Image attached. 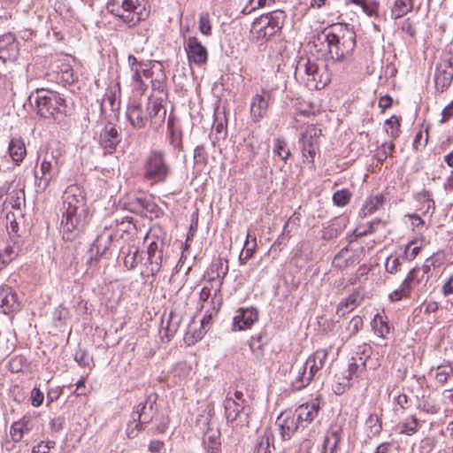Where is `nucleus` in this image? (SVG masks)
<instances>
[{
	"instance_id": "nucleus-1",
	"label": "nucleus",
	"mask_w": 453,
	"mask_h": 453,
	"mask_svg": "<svg viewBox=\"0 0 453 453\" xmlns=\"http://www.w3.org/2000/svg\"><path fill=\"white\" fill-rule=\"evenodd\" d=\"M61 231L63 238L72 241L88 226L90 215L85 190L77 184L68 186L62 195Z\"/></svg>"
},
{
	"instance_id": "nucleus-2",
	"label": "nucleus",
	"mask_w": 453,
	"mask_h": 453,
	"mask_svg": "<svg viewBox=\"0 0 453 453\" xmlns=\"http://www.w3.org/2000/svg\"><path fill=\"white\" fill-rule=\"evenodd\" d=\"M318 57L343 61L351 57L356 47V34L347 26H337L326 35H319L313 41Z\"/></svg>"
},
{
	"instance_id": "nucleus-3",
	"label": "nucleus",
	"mask_w": 453,
	"mask_h": 453,
	"mask_svg": "<svg viewBox=\"0 0 453 453\" xmlns=\"http://www.w3.org/2000/svg\"><path fill=\"white\" fill-rule=\"evenodd\" d=\"M431 274H428L427 266H419L412 268L403 280L400 287L388 295L391 302H397L403 298H407L412 292L418 296L426 295L431 291L430 283Z\"/></svg>"
},
{
	"instance_id": "nucleus-4",
	"label": "nucleus",
	"mask_w": 453,
	"mask_h": 453,
	"mask_svg": "<svg viewBox=\"0 0 453 453\" xmlns=\"http://www.w3.org/2000/svg\"><path fill=\"white\" fill-rule=\"evenodd\" d=\"M295 74L300 77L311 90L321 89L331 81L327 65L324 62H314L309 58H302L297 63Z\"/></svg>"
},
{
	"instance_id": "nucleus-5",
	"label": "nucleus",
	"mask_w": 453,
	"mask_h": 453,
	"mask_svg": "<svg viewBox=\"0 0 453 453\" xmlns=\"http://www.w3.org/2000/svg\"><path fill=\"white\" fill-rule=\"evenodd\" d=\"M106 8L129 27L136 25L148 16L145 0H108Z\"/></svg>"
},
{
	"instance_id": "nucleus-6",
	"label": "nucleus",
	"mask_w": 453,
	"mask_h": 453,
	"mask_svg": "<svg viewBox=\"0 0 453 453\" xmlns=\"http://www.w3.org/2000/svg\"><path fill=\"white\" fill-rule=\"evenodd\" d=\"M143 178L152 183L165 181L171 173V166L163 150H151L143 164Z\"/></svg>"
},
{
	"instance_id": "nucleus-7",
	"label": "nucleus",
	"mask_w": 453,
	"mask_h": 453,
	"mask_svg": "<svg viewBox=\"0 0 453 453\" xmlns=\"http://www.w3.org/2000/svg\"><path fill=\"white\" fill-rule=\"evenodd\" d=\"M62 165V153L59 150L46 152L40 166L42 176L37 179V175H35L37 188L45 190L50 182L58 177Z\"/></svg>"
},
{
	"instance_id": "nucleus-8",
	"label": "nucleus",
	"mask_w": 453,
	"mask_h": 453,
	"mask_svg": "<svg viewBox=\"0 0 453 453\" xmlns=\"http://www.w3.org/2000/svg\"><path fill=\"white\" fill-rule=\"evenodd\" d=\"M35 97V108L37 113L42 118H50L59 111L64 99L57 93L50 90L41 89L36 91Z\"/></svg>"
},
{
	"instance_id": "nucleus-9",
	"label": "nucleus",
	"mask_w": 453,
	"mask_h": 453,
	"mask_svg": "<svg viewBox=\"0 0 453 453\" xmlns=\"http://www.w3.org/2000/svg\"><path fill=\"white\" fill-rule=\"evenodd\" d=\"M148 258L145 269L142 273L144 278L155 279L157 273L161 270L163 264V242L152 241L147 250Z\"/></svg>"
},
{
	"instance_id": "nucleus-10",
	"label": "nucleus",
	"mask_w": 453,
	"mask_h": 453,
	"mask_svg": "<svg viewBox=\"0 0 453 453\" xmlns=\"http://www.w3.org/2000/svg\"><path fill=\"white\" fill-rule=\"evenodd\" d=\"M321 129L309 126L302 134L299 142L302 143V154L308 163H314V158L319 148Z\"/></svg>"
},
{
	"instance_id": "nucleus-11",
	"label": "nucleus",
	"mask_w": 453,
	"mask_h": 453,
	"mask_svg": "<svg viewBox=\"0 0 453 453\" xmlns=\"http://www.w3.org/2000/svg\"><path fill=\"white\" fill-rule=\"evenodd\" d=\"M107 227L108 226H105V229H107ZM113 239L114 234L107 230H104L98 234L96 239L91 244L88 251L89 257L87 263L88 265H92L93 263L98 262L99 259L111 250Z\"/></svg>"
},
{
	"instance_id": "nucleus-12",
	"label": "nucleus",
	"mask_w": 453,
	"mask_h": 453,
	"mask_svg": "<svg viewBox=\"0 0 453 453\" xmlns=\"http://www.w3.org/2000/svg\"><path fill=\"white\" fill-rule=\"evenodd\" d=\"M22 303L17 292L9 285L0 286V312L12 315L21 310Z\"/></svg>"
},
{
	"instance_id": "nucleus-13",
	"label": "nucleus",
	"mask_w": 453,
	"mask_h": 453,
	"mask_svg": "<svg viewBox=\"0 0 453 453\" xmlns=\"http://www.w3.org/2000/svg\"><path fill=\"white\" fill-rule=\"evenodd\" d=\"M271 96V91L265 88L252 96L250 112L253 122L257 123L267 115Z\"/></svg>"
},
{
	"instance_id": "nucleus-14",
	"label": "nucleus",
	"mask_w": 453,
	"mask_h": 453,
	"mask_svg": "<svg viewBox=\"0 0 453 453\" xmlns=\"http://www.w3.org/2000/svg\"><path fill=\"white\" fill-rule=\"evenodd\" d=\"M453 80V57L442 58L436 66L435 88L443 92L450 86Z\"/></svg>"
},
{
	"instance_id": "nucleus-15",
	"label": "nucleus",
	"mask_w": 453,
	"mask_h": 453,
	"mask_svg": "<svg viewBox=\"0 0 453 453\" xmlns=\"http://www.w3.org/2000/svg\"><path fill=\"white\" fill-rule=\"evenodd\" d=\"M184 50L190 63L199 66L207 63V49L201 43L197 37H188L184 42Z\"/></svg>"
},
{
	"instance_id": "nucleus-16",
	"label": "nucleus",
	"mask_w": 453,
	"mask_h": 453,
	"mask_svg": "<svg viewBox=\"0 0 453 453\" xmlns=\"http://www.w3.org/2000/svg\"><path fill=\"white\" fill-rule=\"evenodd\" d=\"M167 99H162V97H149L146 112L148 118L150 120L151 126L157 129L160 127L165 120L166 109L163 105V103Z\"/></svg>"
},
{
	"instance_id": "nucleus-17",
	"label": "nucleus",
	"mask_w": 453,
	"mask_h": 453,
	"mask_svg": "<svg viewBox=\"0 0 453 453\" xmlns=\"http://www.w3.org/2000/svg\"><path fill=\"white\" fill-rule=\"evenodd\" d=\"M121 142L119 128L111 123H107L99 135V143L106 153H113Z\"/></svg>"
},
{
	"instance_id": "nucleus-18",
	"label": "nucleus",
	"mask_w": 453,
	"mask_h": 453,
	"mask_svg": "<svg viewBox=\"0 0 453 453\" xmlns=\"http://www.w3.org/2000/svg\"><path fill=\"white\" fill-rule=\"evenodd\" d=\"M157 395L150 394L144 403L138 404L136 411L133 413L134 422L138 421V425L149 424L155 414L154 406L156 405Z\"/></svg>"
},
{
	"instance_id": "nucleus-19",
	"label": "nucleus",
	"mask_w": 453,
	"mask_h": 453,
	"mask_svg": "<svg viewBox=\"0 0 453 453\" xmlns=\"http://www.w3.org/2000/svg\"><path fill=\"white\" fill-rule=\"evenodd\" d=\"M125 209L130 212L147 216V213L156 214L157 205L145 196H134L124 203Z\"/></svg>"
},
{
	"instance_id": "nucleus-20",
	"label": "nucleus",
	"mask_w": 453,
	"mask_h": 453,
	"mask_svg": "<svg viewBox=\"0 0 453 453\" xmlns=\"http://www.w3.org/2000/svg\"><path fill=\"white\" fill-rule=\"evenodd\" d=\"M258 320V311L253 307L240 308L233 319V329L234 331L246 330Z\"/></svg>"
},
{
	"instance_id": "nucleus-21",
	"label": "nucleus",
	"mask_w": 453,
	"mask_h": 453,
	"mask_svg": "<svg viewBox=\"0 0 453 453\" xmlns=\"http://www.w3.org/2000/svg\"><path fill=\"white\" fill-rule=\"evenodd\" d=\"M126 115L130 125L135 129L144 128L149 121L146 109L135 100L128 104Z\"/></svg>"
},
{
	"instance_id": "nucleus-22",
	"label": "nucleus",
	"mask_w": 453,
	"mask_h": 453,
	"mask_svg": "<svg viewBox=\"0 0 453 453\" xmlns=\"http://www.w3.org/2000/svg\"><path fill=\"white\" fill-rule=\"evenodd\" d=\"M19 51V42L12 33H6L0 36V60L13 61L17 58Z\"/></svg>"
},
{
	"instance_id": "nucleus-23",
	"label": "nucleus",
	"mask_w": 453,
	"mask_h": 453,
	"mask_svg": "<svg viewBox=\"0 0 453 453\" xmlns=\"http://www.w3.org/2000/svg\"><path fill=\"white\" fill-rule=\"evenodd\" d=\"M226 418L227 422L237 421V425H243L244 422L249 423L247 413L244 412V407L232 396H226L224 402Z\"/></svg>"
},
{
	"instance_id": "nucleus-24",
	"label": "nucleus",
	"mask_w": 453,
	"mask_h": 453,
	"mask_svg": "<svg viewBox=\"0 0 453 453\" xmlns=\"http://www.w3.org/2000/svg\"><path fill=\"white\" fill-rule=\"evenodd\" d=\"M386 204V197L382 194L369 196L359 210L358 216L365 219L380 210H383Z\"/></svg>"
},
{
	"instance_id": "nucleus-25",
	"label": "nucleus",
	"mask_w": 453,
	"mask_h": 453,
	"mask_svg": "<svg viewBox=\"0 0 453 453\" xmlns=\"http://www.w3.org/2000/svg\"><path fill=\"white\" fill-rule=\"evenodd\" d=\"M388 220L383 219H375L368 222L365 226H357L351 234L348 235L349 242H353L357 238L365 236L369 234L377 232L380 228H385L388 225Z\"/></svg>"
},
{
	"instance_id": "nucleus-26",
	"label": "nucleus",
	"mask_w": 453,
	"mask_h": 453,
	"mask_svg": "<svg viewBox=\"0 0 453 453\" xmlns=\"http://www.w3.org/2000/svg\"><path fill=\"white\" fill-rule=\"evenodd\" d=\"M286 18V14L281 10H276L272 12L270 25L262 33V35H257L256 38L257 40H265L267 41L273 35H274L277 32H279Z\"/></svg>"
},
{
	"instance_id": "nucleus-27",
	"label": "nucleus",
	"mask_w": 453,
	"mask_h": 453,
	"mask_svg": "<svg viewBox=\"0 0 453 453\" xmlns=\"http://www.w3.org/2000/svg\"><path fill=\"white\" fill-rule=\"evenodd\" d=\"M110 227H116L118 232L130 233L136 230L133 218L129 215H123L121 211H116L110 217Z\"/></svg>"
},
{
	"instance_id": "nucleus-28",
	"label": "nucleus",
	"mask_w": 453,
	"mask_h": 453,
	"mask_svg": "<svg viewBox=\"0 0 453 453\" xmlns=\"http://www.w3.org/2000/svg\"><path fill=\"white\" fill-rule=\"evenodd\" d=\"M182 312L177 307L171 311L165 326H162V329L164 330V334H162L163 339L166 338L169 342L176 334L182 322Z\"/></svg>"
},
{
	"instance_id": "nucleus-29",
	"label": "nucleus",
	"mask_w": 453,
	"mask_h": 453,
	"mask_svg": "<svg viewBox=\"0 0 453 453\" xmlns=\"http://www.w3.org/2000/svg\"><path fill=\"white\" fill-rule=\"evenodd\" d=\"M349 219L345 216H340L329 221L328 225L322 230V238L329 241L336 238L347 227Z\"/></svg>"
},
{
	"instance_id": "nucleus-30",
	"label": "nucleus",
	"mask_w": 453,
	"mask_h": 453,
	"mask_svg": "<svg viewBox=\"0 0 453 453\" xmlns=\"http://www.w3.org/2000/svg\"><path fill=\"white\" fill-rule=\"evenodd\" d=\"M220 430L219 426H207L203 434V444L205 445L208 453H215L219 450L220 442Z\"/></svg>"
},
{
	"instance_id": "nucleus-31",
	"label": "nucleus",
	"mask_w": 453,
	"mask_h": 453,
	"mask_svg": "<svg viewBox=\"0 0 453 453\" xmlns=\"http://www.w3.org/2000/svg\"><path fill=\"white\" fill-rule=\"evenodd\" d=\"M359 262L358 257L349 250L348 248H343L334 257L333 265L339 269H345L354 267Z\"/></svg>"
},
{
	"instance_id": "nucleus-32",
	"label": "nucleus",
	"mask_w": 453,
	"mask_h": 453,
	"mask_svg": "<svg viewBox=\"0 0 453 453\" xmlns=\"http://www.w3.org/2000/svg\"><path fill=\"white\" fill-rule=\"evenodd\" d=\"M326 357V350L318 349L307 358L303 365L309 370L311 374L315 376V374L324 366Z\"/></svg>"
},
{
	"instance_id": "nucleus-33",
	"label": "nucleus",
	"mask_w": 453,
	"mask_h": 453,
	"mask_svg": "<svg viewBox=\"0 0 453 453\" xmlns=\"http://www.w3.org/2000/svg\"><path fill=\"white\" fill-rule=\"evenodd\" d=\"M158 72L157 76L150 81L153 94L150 97H162V99L168 98V93L165 89V75L163 72V66L158 65Z\"/></svg>"
},
{
	"instance_id": "nucleus-34",
	"label": "nucleus",
	"mask_w": 453,
	"mask_h": 453,
	"mask_svg": "<svg viewBox=\"0 0 453 453\" xmlns=\"http://www.w3.org/2000/svg\"><path fill=\"white\" fill-rule=\"evenodd\" d=\"M319 403H312L311 404H303L296 410L297 421L311 423L318 416Z\"/></svg>"
},
{
	"instance_id": "nucleus-35",
	"label": "nucleus",
	"mask_w": 453,
	"mask_h": 453,
	"mask_svg": "<svg viewBox=\"0 0 453 453\" xmlns=\"http://www.w3.org/2000/svg\"><path fill=\"white\" fill-rule=\"evenodd\" d=\"M9 154L16 163L22 162L26 154L25 143L20 138H12L9 142Z\"/></svg>"
},
{
	"instance_id": "nucleus-36",
	"label": "nucleus",
	"mask_w": 453,
	"mask_h": 453,
	"mask_svg": "<svg viewBox=\"0 0 453 453\" xmlns=\"http://www.w3.org/2000/svg\"><path fill=\"white\" fill-rule=\"evenodd\" d=\"M256 249L257 238L254 234L252 235L250 233H248L243 249L239 255L240 265H245L246 262L253 257Z\"/></svg>"
},
{
	"instance_id": "nucleus-37",
	"label": "nucleus",
	"mask_w": 453,
	"mask_h": 453,
	"mask_svg": "<svg viewBox=\"0 0 453 453\" xmlns=\"http://www.w3.org/2000/svg\"><path fill=\"white\" fill-rule=\"evenodd\" d=\"M307 368L303 365L298 368L297 375L291 383V388L295 391H299L307 387L314 376L309 372Z\"/></svg>"
},
{
	"instance_id": "nucleus-38",
	"label": "nucleus",
	"mask_w": 453,
	"mask_h": 453,
	"mask_svg": "<svg viewBox=\"0 0 453 453\" xmlns=\"http://www.w3.org/2000/svg\"><path fill=\"white\" fill-rule=\"evenodd\" d=\"M19 250V246L15 242L7 243L4 250L0 252V271L18 257Z\"/></svg>"
},
{
	"instance_id": "nucleus-39",
	"label": "nucleus",
	"mask_w": 453,
	"mask_h": 453,
	"mask_svg": "<svg viewBox=\"0 0 453 453\" xmlns=\"http://www.w3.org/2000/svg\"><path fill=\"white\" fill-rule=\"evenodd\" d=\"M360 302V296L357 293L350 294L345 300L342 301L336 310V314L343 317L345 314L353 311Z\"/></svg>"
},
{
	"instance_id": "nucleus-40",
	"label": "nucleus",
	"mask_w": 453,
	"mask_h": 453,
	"mask_svg": "<svg viewBox=\"0 0 453 453\" xmlns=\"http://www.w3.org/2000/svg\"><path fill=\"white\" fill-rule=\"evenodd\" d=\"M413 8V0H395L390 16L393 19L403 17Z\"/></svg>"
},
{
	"instance_id": "nucleus-41",
	"label": "nucleus",
	"mask_w": 453,
	"mask_h": 453,
	"mask_svg": "<svg viewBox=\"0 0 453 453\" xmlns=\"http://www.w3.org/2000/svg\"><path fill=\"white\" fill-rule=\"evenodd\" d=\"M336 429L333 430L328 434L323 443V450L321 453H334L337 445L341 440L342 426H335Z\"/></svg>"
},
{
	"instance_id": "nucleus-42",
	"label": "nucleus",
	"mask_w": 453,
	"mask_h": 453,
	"mask_svg": "<svg viewBox=\"0 0 453 453\" xmlns=\"http://www.w3.org/2000/svg\"><path fill=\"white\" fill-rule=\"evenodd\" d=\"M211 271L215 273L214 278L219 279V283L222 284L223 279L228 273V260L223 258H218L211 265Z\"/></svg>"
},
{
	"instance_id": "nucleus-43",
	"label": "nucleus",
	"mask_w": 453,
	"mask_h": 453,
	"mask_svg": "<svg viewBox=\"0 0 453 453\" xmlns=\"http://www.w3.org/2000/svg\"><path fill=\"white\" fill-rule=\"evenodd\" d=\"M451 376H453V367L449 363L441 364L436 367L434 379L440 386L444 385Z\"/></svg>"
},
{
	"instance_id": "nucleus-44",
	"label": "nucleus",
	"mask_w": 453,
	"mask_h": 453,
	"mask_svg": "<svg viewBox=\"0 0 453 453\" xmlns=\"http://www.w3.org/2000/svg\"><path fill=\"white\" fill-rule=\"evenodd\" d=\"M272 12L266 14H262L256 19L251 26L250 33L256 37L257 35H262V33L270 25Z\"/></svg>"
},
{
	"instance_id": "nucleus-45",
	"label": "nucleus",
	"mask_w": 453,
	"mask_h": 453,
	"mask_svg": "<svg viewBox=\"0 0 453 453\" xmlns=\"http://www.w3.org/2000/svg\"><path fill=\"white\" fill-rule=\"evenodd\" d=\"M124 257V265L128 270L134 269L137 265L142 261V257L139 254V250L136 247H128V251Z\"/></svg>"
},
{
	"instance_id": "nucleus-46",
	"label": "nucleus",
	"mask_w": 453,
	"mask_h": 453,
	"mask_svg": "<svg viewBox=\"0 0 453 453\" xmlns=\"http://www.w3.org/2000/svg\"><path fill=\"white\" fill-rule=\"evenodd\" d=\"M352 361L353 362L349 365L348 369L349 374L347 378L349 380L359 377L365 370V362H364V358L362 357H359L358 358L353 357Z\"/></svg>"
},
{
	"instance_id": "nucleus-47",
	"label": "nucleus",
	"mask_w": 453,
	"mask_h": 453,
	"mask_svg": "<svg viewBox=\"0 0 453 453\" xmlns=\"http://www.w3.org/2000/svg\"><path fill=\"white\" fill-rule=\"evenodd\" d=\"M273 435L269 428H266L264 435L256 445L257 453H269V447L273 445Z\"/></svg>"
},
{
	"instance_id": "nucleus-48",
	"label": "nucleus",
	"mask_w": 453,
	"mask_h": 453,
	"mask_svg": "<svg viewBox=\"0 0 453 453\" xmlns=\"http://www.w3.org/2000/svg\"><path fill=\"white\" fill-rule=\"evenodd\" d=\"M273 153L280 159L286 161L289 156L290 151L288 149V143L283 138H276L273 141Z\"/></svg>"
},
{
	"instance_id": "nucleus-49",
	"label": "nucleus",
	"mask_w": 453,
	"mask_h": 453,
	"mask_svg": "<svg viewBox=\"0 0 453 453\" xmlns=\"http://www.w3.org/2000/svg\"><path fill=\"white\" fill-rule=\"evenodd\" d=\"M351 198V193L346 189H340L334 193L333 202L336 206L343 207L347 205Z\"/></svg>"
},
{
	"instance_id": "nucleus-50",
	"label": "nucleus",
	"mask_w": 453,
	"mask_h": 453,
	"mask_svg": "<svg viewBox=\"0 0 453 453\" xmlns=\"http://www.w3.org/2000/svg\"><path fill=\"white\" fill-rule=\"evenodd\" d=\"M208 162V153L204 145H197L194 150V163L196 165L205 166Z\"/></svg>"
},
{
	"instance_id": "nucleus-51",
	"label": "nucleus",
	"mask_w": 453,
	"mask_h": 453,
	"mask_svg": "<svg viewBox=\"0 0 453 453\" xmlns=\"http://www.w3.org/2000/svg\"><path fill=\"white\" fill-rule=\"evenodd\" d=\"M132 72V81L134 84V88L136 90H140L142 93H143L148 85L145 83V81L142 79V75L141 73V70L138 67H135V70L131 71Z\"/></svg>"
},
{
	"instance_id": "nucleus-52",
	"label": "nucleus",
	"mask_w": 453,
	"mask_h": 453,
	"mask_svg": "<svg viewBox=\"0 0 453 453\" xmlns=\"http://www.w3.org/2000/svg\"><path fill=\"white\" fill-rule=\"evenodd\" d=\"M74 360L82 367H88L89 369L92 368L91 364L93 363V358L86 350H77L74 356Z\"/></svg>"
},
{
	"instance_id": "nucleus-53",
	"label": "nucleus",
	"mask_w": 453,
	"mask_h": 453,
	"mask_svg": "<svg viewBox=\"0 0 453 453\" xmlns=\"http://www.w3.org/2000/svg\"><path fill=\"white\" fill-rule=\"evenodd\" d=\"M401 266L400 259L395 256L391 255L386 259L385 269L390 274H395L401 270Z\"/></svg>"
},
{
	"instance_id": "nucleus-54",
	"label": "nucleus",
	"mask_w": 453,
	"mask_h": 453,
	"mask_svg": "<svg viewBox=\"0 0 453 453\" xmlns=\"http://www.w3.org/2000/svg\"><path fill=\"white\" fill-rule=\"evenodd\" d=\"M199 31L204 35H211V34L210 14L208 12H202L199 16Z\"/></svg>"
},
{
	"instance_id": "nucleus-55",
	"label": "nucleus",
	"mask_w": 453,
	"mask_h": 453,
	"mask_svg": "<svg viewBox=\"0 0 453 453\" xmlns=\"http://www.w3.org/2000/svg\"><path fill=\"white\" fill-rule=\"evenodd\" d=\"M444 263V257L441 254H434L428 257L422 266H427L428 274H431V269H436L441 267Z\"/></svg>"
},
{
	"instance_id": "nucleus-56",
	"label": "nucleus",
	"mask_w": 453,
	"mask_h": 453,
	"mask_svg": "<svg viewBox=\"0 0 453 453\" xmlns=\"http://www.w3.org/2000/svg\"><path fill=\"white\" fill-rule=\"evenodd\" d=\"M26 365V358L22 356L13 357L9 362V370L12 372L17 373L22 371Z\"/></svg>"
},
{
	"instance_id": "nucleus-57",
	"label": "nucleus",
	"mask_w": 453,
	"mask_h": 453,
	"mask_svg": "<svg viewBox=\"0 0 453 453\" xmlns=\"http://www.w3.org/2000/svg\"><path fill=\"white\" fill-rule=\"evenodd\" d=\"M261 340H262V336L257 335V336H252L250 339V350H251L252 354L257 358H259L263 354V351H262L263 343L261 342Z\"/></svg>"
},
{
	"instance_id": "nucleus-58",
	"label": "nucleus",
	"mask_w": 453,
	"mask_h": 453,
	"mask_svg": "<svg viewBox=\"0 0 453 453\" xmlns=\"http://www.w3.org/2000/svg\"><path fill=\"white\" fill-rule=\"evenodd\" d=\"M394 150V143L385 142L381 145L380 149L376 153V157L378 161L383 162L387 159L388 156L391 155Z\"/></svg>"
},
{
	"instance_id": "nucleus-59",
	"label": "nucleus",
	"mask_w": 453,
	"mask_h": 453,
	"mask_svg": "<svg viewBox=\"0 0 453 453\" xmlns=\"http://www.w3.org/2000/svg\"><path fill=\"white\" fill-rule=\"evenodd\" d=\"M374 326H375V333L378 336L386 338V336L390 332V327L388 324L384 321L381 318H380L378 320H374Z\"/></svg>"
},
{
	"instance_id": "nucleus-60",
	"label": "nucleus",
	"mask_w": 453,
	"mask_h": 453,
	"mask_svg": "<svg viewBox=\"0 0 453 453\" xmlns=\"http://www.w3.org/2000/svg\"><path fill=\"white\" fill-rule=\"evenodd\" d=\"M417 241L413 240L408 242V244L405 247V256L407 259L412 260L414 259L417 255L419 253L421 250V245H417Z\"/></svg>"
},
{
	"instance_id": "nucleus-61",
	"label": "nucleus",
	"mask_w": 453,
	"mask_h": 453,
	"mask_svg": "<svg viewBox=\"0 0 453 453\" xmlns=\"http://www.w3.org/2000/svg\"><path fill=\"white\" fill-rule=\"evenodd\" d=\"M212 414H213V407L211 405H207L206 409L203 411L197 419V425H210L212 421Z\"/></svg>"
},
{
	"instance_id": "nucleus-62",
	"label": "nucleus",
	"mask_w": 453,
	"mask_h": 453,
	"mask_svg": "<svg viewBox=\"0 0 453 453\" xmlns=\"http://www.w3.org/2000/svg\"><path fill=\"white\" fill-rule=\"evenodd\" d=\"M30 431L29 426H10V436L12 441L19 442L23 438L25 433Z\"/></svg>"
},
{
	"instance_id": "nucleus-63",
	"label": "nucleus",
	"mask_w": 453,
	"mask_h": 453,
	"mask_svg": "<svg viewBox=\"0 0 453 453\" xmlns=\"http://www.w3.org/2000/svg\"><path fill=\"white\" fill-rule=\"evenodd\" d=\"M417 198L418 200L423 201L425 203L426 212H428L430 209H432V211H434L435 206L434 200L431 198L430 191L423 189L418 193Z\"/></svg>"
},
{
	"instance_id": "nucleus-64",
	"label": "nucleus",
	"mask_w": 453,
	"mask_h": 453,
	"mask_svg": "<svg viewBox=\"0 0 453 453\" xmlns=\"http://www.w3.org/2000/svg\"><path fill=\"white\" fill-rule=\"evenodd\" d=\"M386 125L390 127V131L388 132L390 136L393 138H396L399 136L400 131V120L396 116H392L388 119L386 120Z\"/></svg>"
}]
</instances>
